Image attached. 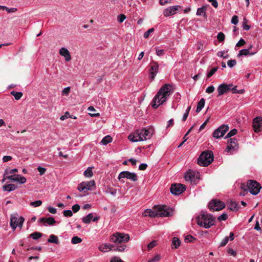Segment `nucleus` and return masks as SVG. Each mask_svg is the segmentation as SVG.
Here are the masks:
<instances>
[{"mask_svg": "<svg viewBox=\"0 0 262 262\" xmlns=\"http://www.w3.org/2000/svg\"><path fill=\"white\" fill-rule=\"evenodd\" d=\"M173 92V86L169 84L163 85L154 97L152 101V106L157 108L166 102L168 97Z\"/></svg>", "mask_w": 262, "mask_h": 262, "instance_id": "1", "label": "nucleus"}, {"mask_svg": "<svg viewBox=\"0 0 262 262\" xmlns=\"http://www.w3.org/2000/svg\"><path fill=\"white\" fill-rule=\"evenodd\" d=\"M129 239V235L124 233L116 232L110 236L111 242L116 245L114 246V250L121 252L126 250V246L124 244L128 242Z\"/></svg>", "mask_w": 262, "mask_h": 262, "instance_id": "2", "label": "nucleus"}, {"mask_svg": "<svg viewBox=\"0 0 262 262\" xmlns=\"http://www.w3.org/2000/svg\"><path fill=\"white\" fill-rule=\"evenodd\" d=\"M153 134L152 129H140L130 134L128 139L132 142L143 141L149 139Z\"/></svg>", "mask_w": 262, "mask_h": 262, "instance_id": "3", "label": "nucleus"}, {"mask_svg": "<svg viewBox=\"0 0 262 262\" xmlns=\"http://www.w3.org/2000/svg\"><path fill=\"white\" fill-rule=\"evenodd\" d=\"M198 225L206 229L209 228L214 225L213 216L207 213H202L196 218Z\"/></svg>", "mask_w": 262, "mask_h": 262, "instance_id": "4", "label": "nucleus"}, {"mask_svg": "<svg viewBox=\"0 0 262 262\" xmlns=\"http://www.w3.org/2000/svg\"><path fill=\"white\" fill-rule=\"evenodd\" d=\"M241 188L244 191L248 190L253 195H256L259 193L261 187L257 182L249 180L247 183V185L242 184Z\"/></svg>", "mask_w": 262, "mask_h": 262, "instance_id": "5", "label": "nucleus"}, {"mask_svg": "<svg viewBox=\"0 0 262 262\" xmlns=\"http://www.w3.org/2000/svg\"><path fill=\"white\" fill-rule=\"evenodd\" d=\"M213 160V155L210 151H204L200 156L198 163L201 166L209 165Z\"/></svg>", "mask_w": 262, "mask_h": 262, "instance_id": "6", "label": "nucleus"}, {"mask_svg": "<svg viewBox=\"0 0 262 262\" xmlns=\"http://www.w3.org/2000/svg\"><path fill=\"white\" fill-rule=\"evenodd\" d=\"M157 216L167 217L173 213V210L166 206H156Z\"/></svg>", "mask_w": 262, "mask_h": 262, "instance_id": "7", "label": "nucleus"}, {"mask_svg": "<svg viewBox=\"0 0 262 262\" xmlns=\"http://www.w3.org/2000/svg\"><path fill=\"white\" fill-rule=\"evenodd\" d=\"M24 222V219L23 217H18L17 214L11 215L10 226L13 230H15L17 227L21 228Z\"/></svg>", "mask_w": 262, "mask_h": 262, "instance_id": "8", "label": "nucleus"}, {"mask_svg": "<svg viewBox=\"0 0 262 262\" xmlns=\"http://www.w3.org/2000/svg\"><path fill=\"white\" fill-rule=\"evenodd\" d=\"M185 179L190 182L191 184H196L200 178V173L198 171L189 170L185 174Z\"/></svg>", "mask_w": 262, "mask_h": 262, "instance_id": "9", "label": "nucleus"}, {"mask_svg": "<svg viewBox=\"0 0 262 262\" xmlns=\"http://www.w3.org/2000/svg\"><path fill=\"white\" fill-rule=\"evenodd\" d=\"M95 188V182L94 180L88 182H82L78 186L77 189L80 192H86L88 190H93Z\"/></svg>", "mask_w": 262, "mask_h": 262, "instance_id": "10", "label": "nucleus"}, {"mask_svg": "<svg viewBox=\"0 0 262 262\" xmlns=\"http://www.w3.org/2000/svg\"><path fill=\"white\" fill-rule=\"evenodd\" d=\"M124 178L135 182L138 180V176L134 172H131L128 171H123L119 173L118 179L119 181L124 183V181L123 180V179Z\"/></svg>", "mask_w": 262, "mask_h": 262, "instance_id": "11", "label": "nucleus"}, {"mask_svg": "<svg viewBox=\"0 0 262 262\" xmlns=\"http://www.w3.org/2000/svg\"><path fill=\"white\" fill-rule=\"evenodd\" d=\"M225 207L224 203L218 200H212L208 204V208L212 211H220Z\"/></svg>", "mask_w": 262, "mask_h": 262, "instance_id": "12", "label": "nucleus"}, {"mask_svg": "<svg viewBox=\"0 0 262 262\" xmlns=\"http://www.w3.org/2000/svg\"><path fill=\"white\" fill-rule=\"evenodd\" d=\"M181 10V7L179 5L169 7L164 10L163 15L165 17L173 15Z\"/></svg>", "mask_w": 262, "mask_h": 262, "instance_id": "13", "label": "nucleus"}, {"mask_svg": "<svg viewBox=\"0 0 262 262\" xmlns=\"http://www.w3.org/2000/svg\"><path fill=\"white\" fill-rule=\"evenodd\" d=\"M228 129V125H222L214 131L213 136L216 139L222 137Z\"/></svg>", "mask_w": 262, "mask_h": 262, "instance_id": "14", "label": "nucleus"}, {"mask_svg": "<svg viewBox=\"0 0 262 262\" xmlns=\"http://www.w3.org/2000/svg\"><path fill=\"white\" fill-rule=\"evenodd\" d=\"M238 148L237 141L235 138H232L230 139L229 142L228 143L227 148H226V151L230 154Z\"/></svg>", "mask_w": 262, "mask_h": 262, "instance_id": "15", "label": "nucleus"}, {"mask_svg": "<svg viewBox=\"0 0 262 262\" xmlns=\"http://www.w3.org/2000/svg\"><path fill=\"white\" fill-rule=\"evenodd\" d=\"M185 189V186L181 184H175L171 185L170 187L171 192L175 195L182 193Z\"/></svg>", "mask_w": 262, "mask_h": 262, "instance_id": "16", "label": "nucleus"}, {"mask_svg": "<svg viewBox=\"0 0 262 262\" xmlns=\"http://www.w3.org/2000/svg\"><path fill=\"white\" fill-rule=\"evenodd\" d=\"M232 86V84H227L223 83L220 84L217 89L218 92V96L229 92L231 90Z\"/></svg>", "mask_w": 262, "mask_h": 262, "instance_id": "17", "label": "nucleus"}, {"mask_svg": "<svg viewBox=\"0 0 262 262\" xmlns=\"http://www.w3.org/2000/svg\"><path fill=\"white\" fill-rule=\"evenodd\" d=\"M262 124V118L261 117H256L253 120L252 126L255 133H258L261 130Z\"/></svg>", "mask_w": 262, "mask_h": 262, "instance_id": "18", "label": "nucleus"}, {"mask_svg": "<svg viewBox=\"0 0 262 262\" xmlns=\"http://www.w3.org/2000/svg\"><path fill=\"white\" fill-rule=\"evenodd\" d=\"M159 71V64L155 61L150 63V76L154 80Z\"/></svg>", "mask_w": 262, "mask_h": 262, "instance_id": "19", "label": "nucleus"}, {"mask_svg": "<svg viewBox=\"0 0 262 262\" xmlns=\"http://www.w3.org/2000/svg\"><path fill=\"white\" fill-rule=\"evenodd\" d=\"M59 54L61 56L64 57L66 61H69L71 59L70 53L67 48H61L59 50Z\"/></svg>", "mask_w": 262, "mask_h": 262, "instance_id": "20", "label": "nucleus"}, {"mask_svg": "<svg viewBox=\"0 0 262 262\" xmlns=\"http://www.w3.org/2000/svg\"><path fill=\"white\" fill-rule=\"evenodd\" d=\"M99 219V216L93 217V214L91 213H89L86 216L83 217L82 219V222L85 224H89L91 221L93 220V222H97Z\"/></svg>", "mask_w": 262, "mask_h": 262, "instance_id": "21", "label": "nucleus"}, {"mask_svg": "<svg viewBox=\"0 0 262 262\" xmlns=\"http://www.w3.org/2000/svg\"><path fill=\"white\" fill-rule=\"evenodd\" d=\"M99 250L102 252H106L112 250H114V247L111 244H102L98 247Z\"/></svg>", "mask_w": 262, "mask_h": 262, "instance_id": "22", "label": "nucleus"}, {"mask_svg": "<svg viewBox=\"0 0 262 262\" xmlns=\"http://www.w3.org/2000/svg\"><path fill=\"white\" fill-rule=\"evenodd\" d=\"M39 221L41 223H43V224L45 226L53 225L56 223V221H55L54 218L53 217H47V218L42 217V218H41L39 219Z\"/></svg>", "mask_w": 262, "mask_h": 262, "instance_id": "23", "label": "nucleus"}, {"mask_svg": "<svg viewBox=\"0 0 262 262\" xmlns=\"http://www.w3.org/2000/svg\"><path fill=\"white\" fill-rule=\"evenodd\" d=\"M143 216L155 217L157 216L156 206L154 208V210L150 209H146L143 213Z\"/></svg>", "mask_w": 262, "mask_h": 262, "instance_id": "24", "label": "nucleus"}, {"mask_svg": "<svg viewBox=\"0 0 262 262\" xmlns=\"http://www.w3.org/2000/svg\"><path fill=\"white\" fill-rule=\"evenodd\" d=\"M18 171L17 168H14L12 169H6L4 173V179L2 180V182H4L7 180V176H11V175H14V174Z\"/></svg>", "mask_w": 262, "mask_h": 262, "instance_id": "25", "label": "nucleus"}, {"mask_svg": "<svg viewBox=\"0 0 262 262\" xmlns=\"http://www.w3.org/2000/svg\"><path fill=\"white\" fill-rule=\"evenodd\" d=\"M181 244V241L177 237H174L172 238L171 247L172 249L178 248Z\"/></svg>", "mask_w": 262, "mask_h": 262, "instance_id": "26", "label": "nucleus"}, {"mask_svg": "<svg viewBox=\"0 0 262 262\" xmlns=\"http://www.w3.org/2000/svg\"><path fill=\"white\" fill-rule=\"evenodd\" d=\"M3 189L4 191L10 192L16 189V186L14 184H9L4 185Z\"/></svg>", "mask_w": 262, "mask_h": 262, "instance_id": "27", "label": "nucleus"}, {"mask_svg": "<svg viewBox=\"0 0 262 262\" xmlns=\"http://www.w3.org/2000/svg\"><path fill=\"white\" fill-rule=\"evenodd\" d=\"M205 105V100L204 98H202L198 103L196 112H200L202 108L204 107Z\"/></svg>", "mask_w": 262, "mask_h": 262, "instance_id": "28", "label": "nucleus"}, {"mask_svg": "<svg viewBox=\"0 0 262 262\" xmlns=\"http://www.w3.org/2000/svg\"><path fill=\"white\" fill-rule=\"evenodd\" d=\"M207 8L206 6H203L197 10L196 15L200 16H204L206 14Z\"/></svg>", "mask_w": 262, "mask_h": 262, "instance_id": "29", "label": "nucleus"}, {"mask_svg": "<svg viewBox=\"0 0 262 262\" xmlns=\"http://www.w3.org/2000/svg\"><path fill=\"white\" fill-rule=\"evenodd\" d=\"M112 141V137L110 136L107 135V136H106L105 137H104L102 139V140L101 141V143L102 144L105 145L107 144L108 143L111 142Z\"/></svg>", "mask_w": 262, "mask_h": 262, "instance_id": "30", "label": "nucleus"}, {"mask_svg": "<svg viewBox=\"0 0 262 262\" xmlns=\"http://www.w3.org/2000/svg\"><path fill=\"white\" fill-rule=\"evenodd\" d=\"M48 242L49 243H55V244H58V237L53 234L50 235L49 238L48 239Z\"/></svg>", "mask_w": 262, "mask_h": 262, "instance_id": "31", "label": "nucleus"}, {"mask_svg": "<svg viewBox=\"0 0 262 262\" xmlns=\"http://www.w3.org/2000/svg\"><path fill=\"white\" fill-rule=\"evenodd\" d=\"M254 54V53H250L249 49H243L239 51V52L238 54V56H241L243 55L247 56L248 55H252Z\"/></svg>", "mask_w": 262, "mask_h": 262, "instance_id": "32", "label": "nucleus"}, {"mask_svg": "<svg viewBox=\"0 0 262 262\" xmlns=\"http://www.w3.org/2000/svg\"><path fill=\"white\" fill-rule=\"evenodd\" d=\"M92 167H89L85 170L84 172V175L85 177L91 178L93 176V172L92 171Z\"/></svg>", "mask_w": 262, "mask_h": 262, "instance_id": "33", "label": "nucleus"}, {"mask_svg": "<svg viewBox=\"0 0 262 262\" xmlns=\"http://www.w3.org/2000/svg\"><path fill=\"white\" fill-rule=\"evenodd\" d=\"M229 208L231 210L237 211L238 209V204L236 202H231Z\"/></svg>", "mask_w": 262, "mask_h": 262, "instance_id": "34", "label": "nucleus"}, {"mask_svg": "<svg viewBox=\"0 0 262 262\" xmlns=\"http://www.w3.org/2000/svg\"><path fill=\"white\" fill-rule=\"evenodd\" d=\"M11 94L14 97L15 99L17 100L20 99L23 96V93L21 92H19L12 91L11 92Z\"/></svg>", "mask_w": 262, "mask_h": 262, "instance_id": "35", "label": "nucleus"}, {"mask_svg": "<svg viewBox=\"0 0 262 262\" xmlns=\"http://www.w3.org/2000/svg\"><path fill=\"white\" fill-rule=\"evenodd\" d=\"M0 9L6 10L8 13H14L17 11V9L15 8H9L5 6H1Z\"/></svg>", "mask_w": 262, "mask_h": 262, "instance_id": "36", "label": "nucleus"}, {"mask_svg": "<svg viewBox=\"0 0 262 262\" xmlns=\"http://www.w3.org/2000/svg\"><path fill=\"white\" fill-rule=\"evenodd\" d=\"M19 177H20L19 174H14L11 175V176H7V179L10 180L13 182H17Z\"/></svg>", "mask_w": 262, "mask_h": 262, "instance_id": "37", "label": "nucleus"}, {"mask_svg": "<svg viewBox=\"0 0 262 262\" xmlns=\"http://www.w3.org/2000/svg\"><path fill=\"white\" fill-rule=\"evenodd\" d=\"M42 236V234L39 232H35L30 235V237L34 239H37Z\"/></svg>", "mask_w": 262, "mask_h": 262, "instance_id": "38", "label": "nucleus"}, {"mask_svg": "<svg viewBox=\"0 0 262 262\" xmlns=\"http://www.w3.org/2000/svg\"><path fill=\"white\" fill-rule=\"evenodd\" d=\"M42 201L40 200H37L34 202H32L30 203V205L33 207H39L42 204Z\"/></svg>", "mask_w": 262, "mask_h": 262, "instance_id": "39", "label": "nucleus"}, {"mask_svg": "<svg viewBox=\"0 0 262 262\" xmlns=\"http://www.w3.org/2000/svg\"><path fill=\"white\" fill-rule=\"evenodd\" d=\"M82 242V239L78 236H74L71 240L73 244H79Z\"/></svg>", "mask_w": 262, "mask_h": 262, "instance_id": "40", "label": "nucleus"}, {"mask_svg": "<svg viewBox=\"0 0 262 262\" xmlns=\"http://www.w3.org/2000/svg\"><path fill=\"white\" fill-rule=\"evenodd\" d=\"M217 55L219 57H223L224 58H227L228 57V55L227 52L225 51H220L217 53Z\"/></svg>", "mask_w": 262, "mask_h": 262, "instance_id": "41", "label": "nucleus"}, {"mask_svg": "<svg viewBox=\"0 0 262 262\" xmlns=\"http://www.w3.org/2000/svg\"><path fill=\"white\" fill-rule=\"evenodd\" d=\"M161 256L159 254H157L154 257L150 259L148 262H157L160 260Z\"/></svg>", "mask_w": 262, "mask_h": 262, "instance_id": "42", "label": "nucleus"}, {"mask_svg": "<svg viewBox=\"0 0 262 262\" xmlns=\"http://www.w3.org/2000/svg\"><path fill=\"white\" fill-rule=\"evenodd\" d=\"M156 54L158 56H163L164 54V51L163 49H159L158 47L156 48Z\"/></svg>", "mask_w": 262, "mask_h": 262, "instance_id": "43", "label": "nucleus"}, {"mask_svg": "<svg viewBox=\"0 0 262 262\" xmlns=\"http://www.w3.org/2000/svg\"><path fill=\"white\" fill-rule=\"evenodd\" d=\"M236 64V61L234 59H231L228 61L227 65L230 68H233Z\"/></svg>", "mask_w": 262, "mask_h": 262, "instance_id": "44", "label": "nucleus"}, {"mask_svg": "<svg viewBox=\"0 0 262 262\" xmlns=\"http://www.w3.org/2000/svg\"><path fill=\"white\" fill-rule=\"evenodd\" d=\"M229 240V237L226 236L222 241L220 243V247L225 246L228 242Z\"/></svg>", "mask_w": 262, "mask_h": 262, "instance_id": "45", "label": "nucleus"}, {"mask_svg": "<svg viewBox=\"0 0 262 262\" xmlns=\"http://www.w3.org/2000/svg\"><path fill=\"white\" fill-rule=\"evenodd\" d=\"M237 133V130L236 129H233L231 131H230L227 136H226V138H230L234 135H235Z\"/></svg>", "mask_w": 262, "mask_h": 262, "instance_id": "46", "label": "nucleus"}, {"mask_svg": "<svg viewBox=\"0 0 262 262\" xmlns=\"http://www.w3.org/2000/svg\"><path fill=\"white\" fill-rule=\"evenodd\" d=\"M217 38L219 41H223L225 39V35L222 32H220L217 35Z\"/></svg>", "mask_w": 262, "mask_h": 262, "instance_id": "47", "label": "nucleus"}, {"mask_svg": "<svg viewBox=\"0 0 262 262\" xmlns=\"http://www.w3.org/2000/svg\"><path fill=\"white\" fill-rule=\"evenodd\" d=\"M218 68L217 67H214L212 68L207 74V77H210L212 76L215 72L217 70Z\"/></svg>", "mask_w": 262, "mask_h": 262, "instance_id": "48", "label": "nucleus"}, {"mask_svg": "<svg viewBox=\"0 0 262 262\" xmlns=\"http://www.w3.org/2000/svg\"><path fill=\"white\" fill-rule=\"evenodd\" d=\"M154 31V28H150L149 29V30H148L146 32H145L144 34V37L145 38H147L149 36V34L151 33H152Z\"/></svg>", "mask_w": 262, "mask_h": 262, "instance_id": "49", "label": "nucleus"}, {"mask_svg": "<svg viewBox=\"0 0 262 262\" xmlns=\"http://www.w3.org/2000/svg\"><path fill=\"white\" fill-rule=\"evenodd\" d=\"M157 245V242L156 241H153L151 242H150L148 245H147V249L148 250H151L152 248H153L154 247H155Z\"/></svg>", "mask_w": 262, "mask_h": 262, "instance_id": "50", "label": "nucleus"}, {"mask_svg": "<svg viewBox=\"0 0 262 262\" xmlns=\"http://www.w3.org/2000/svg\"><path fill=\"white\" fill-rule=\"evenodd\" d=\"M215 88L214 86L210 85L206 89V93L208 94H211L214 91Z\"/></svg>", "mask_w": 262, "mask_h": 262, "instance_id": "51", "label": "nucleus"}, {"mask_svg": "<svg viewBox=\"0 0 262 262\" xmlns=\"http://www.w3.org/2000/svg\"><path fill=\"white\" fill-rule=\"evenodd\" d=\"M63 215L66 217H70L73 215L72 211L71 210H66L63 211Z\"/></svg>", "mask_w": 262, "mask_h": 262, "instance_id": "52", "label": "nucleus"}, {"mask_svg": "<svg viewBox=\"0 0 262 262\" xmlns=\"http://www.w3.org/2000/svg\"><path fill=\"white\" fill-rule=\"evenodd\" d=\"M68 118H72V116L70 115V113L68 112H66L64 115H62L60 117V119L61 120H64Z\"/></svg>", "mask_w": 262, "mask_h": 262, "instance_id": "53", "label": "nucleus"}, {"mask_svg": "<svg viewBox=\"0 0 262 262\" xmlns=\"http://www.w3.org/2000/svg\"><path fill=\"white\" fill-rule=\"evenodd\" d=\"M228 218V215L226 213H223L218 217V220L220 221H225Z\"/></svg>", "mask_w": 262, "mask_h": 262, "instance_id": "54", "label": "nucleus"}, {"mask_svg": "<svg viewBox=\"0 0 262 262\" xmlns=\"http://www.w3.org/2000/svg\"><path fill=\"white\" fill-rule=\"evenodd\" d=\"M70 87H66L65 88L63 89V90L62 91V94L63 95H66L67 96L69 93H70Z\"/></svg>", "mask_w": 262, "mask_h": 262, "instance_id": "55", "label": "nucleus"}, {"mask_svg": "<svg viewBox=\"0 0 262 262\" xmlns=\"http://www.w3.org/2000/svg\"><path fill=\"white\" fill-rule=\"evenodd\" d=\"M126 16L124 14H120L118 16L117 19L119 23H122L125 19Z\"/></svg>", "mask_w": 262, "mask_h": 262, "instance_id": "56", "label": "nucleus"}, {"mask_svg": "<svg viewBox=\"0 0 262 262\" xmlns=\"http://www.w3.org/2000/svg\"><path fill=\"white\" fill-rule=\"evenodd\" d=\"M37 170L39 171V174L40 176H42V174H43L45 173L46 171V168H43V167H42L41 166H38L37 167Z\"/></svg>", "mask_w": 262, "mask_h": 262, "instance_id": "57", "label": "nucleus"}, {"mask_svg": "<svg viewBox=\"0 0 262 262\" xmlns=\"http://www.w3.org/2000/svg\"><path fill=\"white\" fill-rule=\"evenodd\" d=\"M238 22V16L236 15H234L232 17L231 23L234 25H236V24H237Z\"/></svg>", "mask_w": 262, "mask_h": 262, "instance_id": "58", "label": "nucleus"}, {"mask_svg": "<svg viewBox=\"0 0 262 262\" xmlns=\"http://www.w3.org/2000/svg\"><path fill=\"white\" fill-rule=\"evenodd\" d=\"M12 159V157L10 156H5L3 158V162H7Z\"/></svg>", "mask_w": 262, "mask_h": 262, "instance_id": "59", "label": "nucleus"}, {"mask_svg": "<svg viewBox=\"0 0 262 262\" xmlns=\"http://www.w3.org/2000/svg\"><path fill=\"white\" fill-rule=\"evenodd\" d=\"M17 182L20 184H24L26 182V179L24 177L20 175V177H19Z\"/></svg>", "mask_w": 262, "mask_h": 262, "instance_id": "60", "label": "nucleus"}, {"mask_svg": "<svg viewBox=\"0 0 262 262\" xmlns=\"http://www.w3.org/2000/svg\"><path fill=\"white\" fill-rule=\"evenodd\" d=\"M48 211L52 214H55L57 212L56 209L52 207L49 206L48 207Z\"/></svg>", "mask_w": 262, "mask_h": 262, "instance_id": "61", "label": "nucleus"}, {"mask_svg": "<svg viewBox=\"0 0 262 262\" xmlns=\"http://www.w3.org/2000/svg\"><path fill=\"white\" fill-rule=\"evenodd\" d=\"M111 262H124V261L123 260H122L121 259V258L119 257H114L111 259Z\"/></svg>", "mask_w": 262, "mask_h": 262, "instance_id": "62", "label": "nucleus"}, {"mask_svg": "<svg viewBox=\"0 0 262 262\" xmlns=\"http://www.w3.org/2000/svg\"><path fill=\"white\" fill-rule=\"evenodd\" d=\"M72 209L74 212H76L80 209V206L78 204L74 205L72 206Z\"/></svg>", "mask_w": 262, "mask_h": 262, "instance_id": "63", "label": "nucleus"}, {"mask_svg": "<svg viewBox=\"0 0 262 262\" xmlns=\"http://www.w3.org/2000/svg\"><path fill=\"white\" fill-rule=\"evenodd\" d=\"M194 239V238L190 235H188L185 237V241L189 242H192Z\"/></svg>", "mask_w": 262, "mask_h": 262, "instance_id": "64", "label": "nucleus"}]
</instances>
